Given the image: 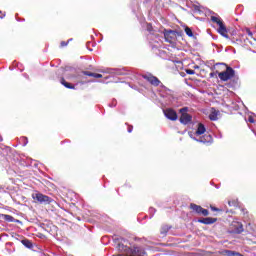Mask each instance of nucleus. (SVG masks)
<instances>
[{"label":"nucleus","instance_id":"nucleus-1","mask_svg":"<svg viewBox=\"0 0 256 256\" xmlns=\"http://www.w3.org/2000/svg\"><path fill=\"white\" fill-rule=\"evenodd\" d=\"M118 249L122 252L118 256H143L145 254V249L139 246H133V248H129V246L119 244Z\"/></svg>","mask_w":256,"mask_h":256},{"label":"nucleus","instance_id":"nucleus-2","mask_svg":"<svg viewBox=\"0 0 256 256\" xmlns=\"http://www.w3.org/2000/svg\"><path fill=\"white\" fill-rule=\"evenodd\" d=\"M216 65L223 67L224 69L222 72H219L218 70H216V73L220 81H229L235 77V70L231 68V66H228L225 63H219Z\"/></svg>","mask_w":256,"mask_h":256},{"label":"nucleus","instance_id":"nucleus-3","mask_svg":"<svg viewBox=\"0 0 256 256\" xmlns=\"http://www.w3.org/2000/svg\"><path fill=\"white\" fill-rule=\"evenodd\" d=\"M32 199L35 200V203H40L41 205H51L55 200L53 198L41 193L35 192L32 194Z\"/></svg>","mask_w":256,"mask_h":256},{"label":"nucleus","instance_id":"nucleus-4","mask_svg":"<svg viewBox=\"0 0 256 256\" xmlns=\"http://www.w3.org/2000/svg\"><path fill=\"white\" fill-rule=\"evenodd\" d=\"M211 21L212 23H216L219 28H218V33L222 35V37H225V39H230L229 38V31L227 30V27L223 23V20L217 16H211Z\"/></svg>","mask_w":256,"mask_h":256},{"label":"nucleus","instance_id":"nucleus-5","mask_svg":"<svg viewBox=\"0 0 256 256\" xmlns=\"http://www.w3.org/2000/svg\"><path fill=\"white\" fill-rule=\"evenodd\" d=\"M163 35L166 43H170V45H175L177 43V36L181 35L177 30L164 29Z\"/></svg>","mask_w":256,"mask_h":256},{"label":"nucleus","instance_id":"nucleus-6","mask_svg":"<svg viewBox=\"0 0 256 256\" xmlns=\"http://www.w3.org/2000/svg\"><path fill=\"white\" fill-rule=\"evenodd\" d=\"M187 111H189L188 107H184L180 109L181 116L179 121L182 125H189V123L193 121V116L187 113Z\"/></svg>","mask_w":256,"mask_h":256},{"label":"nucleus","instance_id":"nucleus-7","mask_svg":"<svg viewBox=\"0 0 256 256\" xmlns=\"http://www.w3.org/2000/svg\"><path fill=\"white\" fill-rule=\"evenodd\" d=\"M142 78L148 81V83H150V85H153L154 87H159V85H161V80H159V78L151 73L142 74Z\"/></svg>","mask_w":256,"mask_h":256},{"label":"nucleus","instance_id":"nucleus-8","mask_svg":"<svg viewBox=\"0 0 256 256\" xmlns=\"http://www.w3.org/2000/svg\"><path fill=\"white\" fill-rule=\"evenodd\" d=\"M190 209L192 211H194V213H197V215H203V217H208V215H209V210H207L195 203L190 204Z\"/></svg>","mask_w":256,"mask_h":256},{"label":"nucleus","instance_id":"nucleus-9","mask_svg":"<svg viewBox=\"0 0 256 256\" xmlns=\"http://www.w3.org/2000/svg\"><path fill=\"white\" fill-rule=\"evenodd\" d=\"M164 115L170 121H177V112L171 108L164 110Z\"/></svg>","mask_w":256,"mask_h":256},{"label":"nucleus","instance_id":"nucleus-10","mask_svg":"<svg viewBox=\"0 0 256 256\" xmlns=\"http://www.w3.org/2000/svg\"><path fill=\"white\" fill-rule=\"evenodd\" d=\"M197 141L199 143L211 145V143H213V136H211V134H205L204 136L200 137V139Z\"/></svg>","mask_w":256,"mask_h":256},{"label":"nucleus","instance_id":"nucleus-11","mask_svg":"<svg viewBox=\"0 0 256 256\" xmlns=\"http://www.w3.org/2000/svg\"><path fill=\"white\" fill-rule=\"evenodd\" d=\"M198 223H202V225H213V223H217V218H211V217L201 218V219H198Z\"/></svg>","mask_w":256,"mask_h":256},{"label":"nucleus","instance_id":"nucleus-12","mask_svg":"<svg viewBox=\"0 0 256 256\" xmlns=\"http://www.w3.org/2000/svg\"><path fill=\"white\" fill-rule=\"evenodd\" d=\"M171 229V226L164 224L160 228V234L162 237H167V233H169V230Z\"/></svg>","mask_w":256,"mask_h":256},{"label":"nucleus","instance_id":"nucleus-13","mask_svg":"<svg viewBox=\"0 0 256 256\" xmlns=\"http://www.w3.org/2000/svg\"><path fill=\"white\" fill-rule=\"evenodd\" d=\"M83 75H86L87 77H94L95 79H101L103 77L101 74L93 73L90 71H84Z\"/></svg>","mask_w":256,"mask_h":256},{"label":"nucleus","instance_id":"nucleus-14","mask_svg":"<svg viewBox=\"0 0 256 256\" xmlns=\"http://www.w3.org/2000/svg\"><path fill=\"white\" fill-rule=\"evenodd\" d=\"M205 131H207V129L205 128V125H203V123H199L196 130V135H203L205 134Z\"/></svg>","mask_w":256,"mask_h":256},{"label":"nucleus","instance_id":"nucleus-15","mask_svg":"<svg viewBox=\"0 0 256 256\" xmlns=\"http://www.w3.org/2000/svg\"><path fill=\"white\" fill-rule=\"evenodd\" d=\"M22 245H24V247H26L27 249H33V242H31V240L24 238L21 240Z\"/></svg>","mask_w":256,"mask_h":256},{"label":"nucleus","instance_id":"nucleus-16","mask_svg":"<svg viewBox=\"0 0 256 256\" xmlns=\"http://www.w3.org/2000/svg\"><path fill=\"white\" fill-rule=\"evenodd\" d=\"M60 83H61V85H64L66 87V89H75V85H73L69 82H66L65 78H63V77L60 79Z\"/></svg>","mask_w":256,"mask_h":256},{"label":"nucleus","instance_id":"nucleus-17","mask_svg":"<svg viewBox=\"0 0 256 256\" xmlns=\"http://www.w3.org/2000/svg\"><path fill=\"white\" fill-rule=\"evenodd\" d=\"M219 112H217L216 110L212 111L210 114H209V119L210 121H217V119H219Z\"/></svg>","mask_w":256,"mask_h":256},{"label":"nucleus","instance_id":"nucleus-18","mask_svg":"<svg viewBox=\"0 0 256 256\" xmlns=\"http://www.w3.org/2000/svg\"><path fill=\"white\" fill-rule=\"evenodd\" d=\"M2 219L8 223H13V221H15V218L9 214H2Z\"/></svg>","mask_w":256,"mask_h":256},{"label":"nucleus","instance_id":"nucleus-19","mask_svg":"<svg viewBox=\"0 0 256 256\" xmlns=\"http://www.w3.org/2000/svg\"><path fill=\"white\" fill-rule=\"evenodd\" d=\"M185 33L188 37H193V30H191V28L186 27L185 28Z\"/></svg>","mask_w":256,"mask_h":256},{"label":"nucleus","instance_id":"nucleus-20","mask_svg":"<svg viewBox=\"0 0 256 256\" xmlns=\"http://www.w3.org/2000/svg\"><path fill=\"white\" fill-rule=\"evenodd\" d=\"M70 41H73V38H70L68 41H62L61 43H60V47H67L68 45H69V42Z\"/></svg>","mask_w":256,"mask_h":256},{"label":"nucleus","instance_id":"nucleus-21","mask_svg":"<svg viewBox=\"0 0 256 256\" xmlns=\"http://www.w3.org/2000/svg\"><path fill=\"white\" fill-rule=\"evenodd\" d=\"M247 35L250 37V39H253V32L249 28L246 29Z\"/></svg>","mask_w":256,"mask_h":256},{"label":"nucleus","instance_id":"nucleus-22","mask_svg":"<svg viewBox=\"0 0 256 256\" xmlns=\"http://www.w3.org/2000/svg\"><path fill=\"white\" fill-rule=\"evenodd\" d=\"M187 75H195V70L192 69H186Z\"/></svg>","mask_w":256,"mask_h":256},{"label":"nucleus","instance_id":"nucleus-23","mask_svg":"<svg viewBox=\"0 0 256 256\" xmlns=\"http://www.w3.org/2000/svg\"><path fill=\"white\" fill-rule=\"evenodd\" d=\"M210 209H211V211H217V212H221L222 211L221 209H219V208H217L215 206H210Z\"/></svg>","mask_w":256,"mask_h":256},{"label":"nucleus","instance_id":"nucleus-24","mask_svg":"<svg viewBox=\"0 0 256 256\" xmlns=\"http://www.w3.org/2000/svg\"><path fill=\"white\" fill-rule=\"evenodd\" d=\"M236 233H243V225H240V226L236 229Z\"/></svg>","mask_w":256,"mask_h":256},{"label":"nucleus","instance_id":"nucleus-25","mask_svg":"<svg viewBox=\"0 0 256 256\" xmlns=\"http://www.w3.org/2000/svg\"><path fill=\"white\" fill-rule=\"evenodd\" d=\"M248 121H249V123H255V119L252 116H250L248 118Z\"/></svg>","mask_w":256,"mask_h":256},{"label":"nucleus","instance_id":"nucleus-26","mask_svg":"<svg viewBox=\"0 0 256 256\" xmlns=\"http://www.w3.org/2000/svg\"><path fill=\"white\" fill-rule=\"evenodd\" d=\"M133 132V126H129L128 127V133H132Z\"/></svg>","mask_w":256,"mask_h":256},{"label":"nucleus","instance_id":"nucleus-27","mask_svg":"<svg viewBox=\"0 0 256 256\" xmlns=\"http://www.w3.org/2000/svg\"><path fill=\"white\" fill-rule=\"evenodd\" d=\"M215 75H217V72H211L210 73V77H215Z\"/></svg>","mask_w":256,"mask_h":256},{"label":"nucleus","instance_id":"nucleus-28","mask_svg":"<svg viewBox=\"0 0 256 256\" xmlns=\"http://www.w3.org/2000/svg\"><path fill=\"white\" fill-rule=\"evenodd\" d=\"M3 17H5V14H3V12L0 11V19H3Z\"/></svg>","mask_w":256,"mask_h":256},{"label":"nucleus","instance_id":"nucleus-29","mask_svg":"<svg viewBox=\"0 0 256 256\" xmlns=\"http://www.w3.org/2000/svg\"><path fill=\"white\" fill-rule=\"evenodd\" d=\"M232 35H235V31H232Z\"/></svg>","mask_w":256,"mask_h":256},{"label":"nucleus","instance_id":"nucleus-30","mask_svg":"<svg viewBox=\"0 0 256 256\" xmlns=\"http://www.w3.org/2000/svg\"><path fill=\"white\" fill-rule=\"evenodd\" d=\"M195 9H199V7H198V6H196V7H195Z\"/></svg>","mask_w":256,"mask_h":256},{"label":"nucleus","instance_id":"nucleus-31","mask_svg":"<svg viewBox=\"0 0 256 256\" xmlns=\"http://www.w3.org/2000/svg\"><path fill=\"white\" fill-rule=\"evenodd\" d=\"M148 31H151V28L148 27Z\"/></svg>","mask_w":256,"mask_h":256},{"label":"nucleus","instance_id":"nucleus-32","mask_svg":"<svg viewBox=\"0 0 256 256\" xmlns=\"http://www.w3.org/2000/svg\"><path fill=\"white\" fill-rule=\"evenodd\" d=\"M228 205H231V202H228Z\"/></svg>","mask_w":256,"mask_h":256}]
</instances>
